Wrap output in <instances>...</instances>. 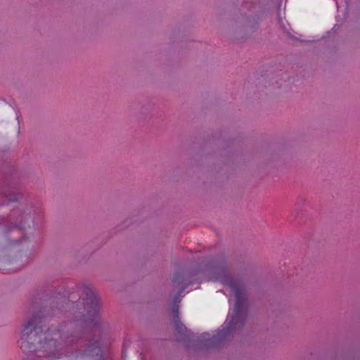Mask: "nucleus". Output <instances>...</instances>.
<instances>
[{
    "label": "nucleus",
    "instance_id": "obj_1",
    "mask_svg": "<svg viewBox=\"0 0 360 360\" xmlns=\"http://www.w3.org/2000/svg\"><path fill=\"white\" fill-rule=\"evenodd\" d=\"M41 311L29 319L24 324L20 339V349L24 353H43L38 357L48 356L52 360L60 359L63 354L59 353L63 346L72 344L77 339L74 333H69L56 328L42 330Z\"/></svg>",
    "mask_w": 360,
    "mask_h": 360
},
{
    "label": "nucleus",
    "instance_id": "obj_2",
    "mask_svg": "<svg viewBox=\"0 0 360 360\" xmlns=\"http://www.w3.org/2000/svg\"><path fill=\"white\" fill-rule=\"evenodd\" d=\"M226 285L230 288L236 297L233 314L231 321L229 323V329L240 328L244 325V307L245 304L244 288L240 281L233 279L226 281Z\"/></svg>",
    "mask_w": 360,
    "mask_h": 360
},
{
    "label": "nucleus",
    "instance_id": "obj_3",
    "mask_svg": "<svg viewBox=\"0 0 360 360\" xmlns=\"http://www.w3.org/2000/svg\"><path fill=\"white\" fill-rule=\"evenodd\" d=\"M83 288V294L85 296H82L80 300L84 304L86 311V314L84 316L83 321L88 323L92 322L96 323L99 318L98 300L91 288L84 285Z\"/></svg>",
    "mask_w": 360,
    "mask_h": 360
},
{
    "label": "nucleus",
    "instance_id": "obj_4",
    "mask_svg": "<svg viewBox=\"0 0 360 360\" xmlns=\"http://www.w3.org/2000/svg\"><path fill=\"white\" fill-rule=\"evenodd\" d=\"M172 319L176 333L182 337V340L190 339L191 332L180 321L179 306H174L173 307Z\"/></svg>",
    "mask_w": 360,
    "mask_h": 360
},
{
    "label": "nucleus",
    "instance_id": "obj_5",
    "mask_svg": "<svg viewBox=\"0 0 360 360\" xmlns=\"http://www.w3.org/2000/svg\"><path fill=\"white\" fill-rule=\"evenodd\" d=\"M101 348L100 346V343L96 341L95 342H91L89 345L87 349L85 351L84 354L87 356H101Z\"/></svg>",
    "mask_w": 360,
    "mask_h": 360
},
{
    "label": "nucleus",
    "instance_id": "obj_6",
    "mask_svg": "<svg viewBox=\"0 0 360 360\" xmlns=\"http://www.w3.org/2000/svg\"><path fill=\"white\" fill-rule=\"evenodd\" d=\"M172 282L181 289L179 293H181L189 285L184 283V276L182 273L175 274L173 276Z\"/></svg>",
    "mask_w": 360,
    "mask_h": 360
},
{
    "label": "nucleus",
    "instance_id": "obj_7",
    "mask_svg": "<svg viewBox=\"0 0 360 360\" xmlns=\"http://www.w3.org/2000/svg\"><path fill=\"white\" fill-rule=\"evenodd\" d=\"M19 195L16 193H9L6 195V199L8 202L17 201L18 200Z\"/></svg>",
    "mask_w": 360,
    "mask_h": 360
},
{
    "label": "nucleus",
    "instance_id": "obj_8",
    "mask_svg": "<svg viewBox=\"0 0 360 360\" xmlns=\"http://www.w3.org/2000/svg\"><path fill=\"white\" fill-rule=\"evenodd\" d=\"M226 333H227V331H222V330H221V331H220V332H219V333H217V336L220 338V337L224 336V335H226Z\"/></svg>",
    "mask_w": 360,
    "mask_h": 360
}]
</instances>
